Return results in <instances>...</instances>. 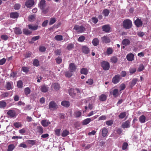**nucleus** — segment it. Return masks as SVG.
Masks as SVG:
<instances>
[{
  "instance_id": "f257e3e1",
  "label": "nucleus",
  "mask_w": 151,
  "mask_h": 151,
  "mask_svg": "<svg viewBox=\"0 0 151 151\" xmlns=\"http://www.w3.org/2000/svg\"><path fill=\"white\" fill-rule=\"evenodd\" d=\"M122 26L124 29H129L132 27V22L129 19H125L123 22Z\"/></svg>"
},
{
  "instance_id": "f03ea898",
  "label": "nucleus",
  "mask_w": 151,
  "mask_h": 151,
  "mask_svg": "<svg viewBox=\"0 0 151 151\" xmlns=\"http://www.w3.org/2000/svg\"><path fill=\"white\" fill-rule=\"evenodd\" d=\"M73 29L76 30L78 33H80L83 32L85 30V28L82 25L79 26L76 25L74 26Z\"/></svg>"
},
{
  "instance_id": "7ed1b4c3",
  "label": "nucleus",
  "mask_w": 151,
  "mask_h": 151,
  "mask_svg": "<svg viewBox=\"0 0 151 151\" xmlns=\"http://www.w3.org/2000/svg\"><path fill=\"white\" fill-rule=\"evenodd\" d=\"M121 78L120 75L119 74L116 75L113 78L112 82L114 84H117L119 82Z\"/></svg>"
},
{
  "instance_id": "20e7f679",
  "label": "nucleus",
  "mask_w": 151,
  "mask_h": 151,
  "mask_svg": "<svg viewBox=\"0 0 151 151\" xmlns=\"http://www.w3.org/2000/svg\"><path fill=\"white\" fill-rule=\"evenodd\" d=\"M101 66L104 70H108L110 68L109 63L106 61H104L101 63Z\"/></svg>"
},
{
  "instance_id": "39448f33",
  "label": "nucleus",
  "mask_w": 151,
  "mask_h": 151,
  "mask_svg": "<svg viewBox=\"0 0 151 151\" xmlns=\"http://www.w3.org/2000/svg\"><path fill=\"white\" fill-rule=\"evenodd\" d=\"M58 107L57 104L53 101L50 102L49 104V108L52 110L57 109Z\"/></svg>"
},
{
  "instance_id": "423d86ee",
  "label": "nucleus",
  "mask_w": 151,
  "mask_h": 151,
  "mask_svg": "<svg viewBox=\"0 0 151 151\" xmlns=\"http://www.w3.org/2000/svg\"><path fill=\"white\" fill-rule=\"evenodd\" d=\"M6 114L10 118L15 117L16 116V113L15 111L13 110H9L7 112Z\"/></svg>"
},
{
  "instance_id": "0eeeda50",
  "label": "nucleus",
  "mask_w": 151,
  "mask_h": 151,
  "mask_svg": "<svg viewBox=\"0 0 151 151\" xmlns=\"http://www.w3.org/2000/svg\"><path fill=\"white\" fill-rule=\"evenodd\" d=\"M69 71L72 73L76 71L77 69L76 66L73 63H71L69 64Z\"/></svg>"
},
{
  "instance_id": "6e6552de",
  "label": "nucleus",
  "mask_w": 151,
  "mask_h": 151,
  "mask_svg": "<svg viewBox=\"0 0 151 151\" xmlns=\"http://www.w3.org/2000/svg\"><path fill=\"white\" fill-rule=\"evenodd\" d=\"M34 4V0H27L25 4L27 8L32 7Z\"/></svg>"
},
{
  "instance_id": "1a4fd4ad",
  "label": "nucleus",
  "mask_w": 151,
  "mask_h": 151,
  "mask_svg": "<svg viewBox=\"0 0 151 151\" xmlns=\"http://www.w3.org/2000/svg\"><path fill=\"white\" fill-rule=\"evenodd\" d=\"M49 87L45 84H43L40 87V91L42 92L46 93L48 91Z\"/></svg>"
},
{
  "instance_id": "9d476101",
  "label": "nucleus",
  "mask_w": 151,
  "mask_h": 151,
  "mask_svg": "<svg viewBox=\"0 0 151 151\" xmlns=\"http://www.w3.org/2000/svg\"><path fill=\"white\" fill-rule=\"evenodd\" d=\"M130 127V122L129 120H127L123 123L122 125V127L124 129L129 128Z\"/></svg>"
},
{
  "instance_id": "9b49d317",
  "label": "nucleus",
  "mask_w": 151,
  "mask_h": 151,
  "mask_svg": "<svg viewBox=\"0 0 151 151\" xmlns=\"http://www.w3.org/2000/svg\"><path fill=\"white\" fill-rule=\"evenodd\" d=\"M41 124L44 127H47L51 124V122L48 120L46 119H43L41 122Z\"/></svg>"
},
{
  "instance_id": "f8f14e48",
  "label": "nucleus",
  "mask_w": 151,
  "mask_h": 151,
  "mask_svg": "<svg viewBox=\"0 0 151 151\" xmlns=\"http://www.w3.org/2000/svg\"><path fill=\"white\" fill-rule=\"evenodd\" d=\"M46 6V1L45 0H41L38 4V6L41 9H44Z\"/></svg>"
},
{
  "instance_id": "ddd939ff",
  "label": "nucleus",
  "mask_w": 151,
  "mask_h": 151,
  "mask_svg": "<svg viewBox=\"0 0 151 151\" xmlns=\"http://www.w3.org/2000/svg\"><path fill=\"white\" fill-rule=\"evenodd\" d=\"M101 39L103 43H107L110 42L109 37L107 36H104L101 38Z\"/></svg>"
},
{
  "instance_id": "4468645a",
  "label": "nucleus",
  "mask_w": 151,
  "mask_h": 151,
  "mask_svg": "<svg viewBox=\"0 0 151 151\" xmlns=\"http://www.w3.org/2000/svg\"><path fill=\"white\" fill-rule=\"evenodd\" d=\"M102 29L103 31L107 33L110 31L111 27L109 24L105 25L102 27Z\"/></svg>"
},
{
  "instance_id": "2eb2a0df",
  "label": "nucleus",
  "mask_w": 151,
  "mask_h": 151,
  "mask_svg": "<svg viewBox=\"0 0 151 151\" xmlns=\"http://www.w3.org/2000/svg\"><path fill=\"white\" fill-rule=\"evenodd\" d=\"M69 95L72 97L75 98L76 97V89L74 90L72 88H70L68 90Z\"/></svg>"
},
{
  "instance_id": "dca6fc26",
  "label": "nucleus",
  "mask_w": 151,
  "mask_h": 151,
  "mask_svg": "<svg viewBox=\"0 0 151 151\" xmlns=\"http://www.w3.org/2000/svg\"><path fill=\"white\" fill-rule=\"evenodd\" d=\"M134 24L137 27H140L142 25V22L140 19H137L135 21Z\"/></svg>"
},
{
  "instance_id": "f3484780",
  "label": "nucleus",
  "mask_w": 151,
  "mask_h": 151,
  "mask_svg": "<svg viewBox=\"0 0 151 151\" xmlns=\"http://www.w3.org/2000/svg\"><path fill=\"white\" fill-rule=\"evenodd\" d=\"M134 55L132 53L128 54L126 56L127 60L129 61H132L134 60Z\"/></svg>"
},
{
  "instance_id": "a211bd4d",
  "label": "nucleus",
  "mask_w": 151,
  "mask_h": 151,
  "mask_svg": "<svg viewBox=\"0 0 151 151\" xmlns=\"http://www.w3.org/2000/svg\"><path fill=\"white\" fill-rule=\"evenodd\" d=\"M101 131L102 136L103 137H105L106 136L108 133V130L105 127H103L101 130Z\"/></svg>"
},
{
  "instance_id": "6ab92c4d",
  "label": "nucleus",
  "mask_w": 151,
  "mask_h": 151,
  "mask_svg": "<svg viewBox=\"0 0 151 151\" xmlns=\"http://www.w3.org/2000/svg\"><path fill=\"white\" fill-rule=\"evenodd\" d=\"M13 82L12 81L7 82L6 83V88L8 90H10L12 88Z\"/></svg>"
},
{
  "instance_id": "aec40b11",
  "label": "nucleus",
  "mask_w": 151,
  "mask_h": 151,
  "mask_svg": "<svg viewBox=\"0 0 151 151\" xmlns=\"http://www.w3.org/2000/svg\"><path fill=\"white\" fill-rule=\"evenodd\" d=\"M19 16L18 13L17 12H12L10 14V17L13 19L17 18Z\"/></svg>"
},
{
  "instance_id": "412c9836",
  "label": "nucleus",
  "mask_w": 151,
  "mask_h": 151,
  "mask_svg": "<svg viewBox=\"0 0 151 151\" xmlns=\"http://www.w3.org/2000/svg\"><path fill=\"white\" fill-rule=\"evenodd\" d=\"M82 50L85 54H88L90 51L89 48L86 46H83L82 47Z\"/></svg>"
},
{
  "instance_id": "4be33fe9",
  "label": "nucleus",
  "mask_w": 151,
  "mask_h": 151,
  "mask_svg": "<svg viewBox=\"0 0 151 151\" xmlns=\"http://www.w3.org/2000/svg\"><path fill=\"white\" fill-rule=\"evenodd\" d=\"M122 43L123 45L125 46H127L130 44V42L128 39H125L122 41Z\"/></svg>"
},
{
  "instance_id": "5701e85b",
  "label": "nucleus",
  "mask_w": 151,
  "mask_h": 151,
  "mask_svg": "<svg viewBox=\"0 0 151 151\" xmlns=\"http://www.w3.org/2000/svg\"><path fill=\"white\" fill-rule=\"evenodd\" d=\"M14 32L16 35H20L22 33L21 29L19 27H15L14 28Z\"/></svg>"
},
{
  "instance_id": "b1692460",
  "label": "nucleus",
  "mask_w": 151,
  "mask_h": 151,
  "mask_svg": "<svg viewBox=\"0 0 151 151\" xmlns=\"http://www.w3.org/2000/svg\"><path fill=\"white\" fill-rule=\"evenodd\" d=\"M36 129L38 133L40 134H42L44 132L43 128L41 126H37V127Z\"/></svg>"
},
{
  "instance_id": "393cba45",
  "label": "nucleus",
  "mask_w": 151,
  "mask_h": 151,
  "mask_svg": "<svg viewBox=\"0 0 151 151\" xmlns=\"http://www.w3.org/2000/svg\"><path fill=\"white\" fill-rule=\"evenodd\" d=\"M61 105L66 107H68L70 105V103L69 101H64L62 102Z\"/></svg>"
},
{
  "instance_id": "a878e982",
  "label": "nucleus",
  "mask_w": 151,
  "mask_h": 151,
  "mask_svg": "<svg viewBox=\"0 0 151 151\" xmlns=\"http://www.w3.org/2000/svg\"><path fill=\"white\" fill-rule=\"evenodd\" d=\"M81 112L79 111H75L73 113V115L75 117L77 118L81 116Z\"/></svg>"
},
{
  "instance_id": "bb28decb",
  "label": "nucleus",
  "mask_w": 151,
  "mask_h": 151,
  "mask_svg": "<svg viewBox=\"0 0 151 151\" xmlns=\"http://www.w3.org/2000/svg\"><path fill=\"white\" fill-rule=\"evenodd\" d=\"M99 100L101 101H105L107 99L106 96L104 94H102L99 96Z\"/></svg>"
},
{
  "instance_id": "cd10ccee",
  "label": "nucleus",
  "mask_w": 151,
  "mask_h": 151,
  "mask_svg": "<svg viewBox=\"0 0 151 151\" xmlns=\"http://www.w3.org/2000/svg\"><path fill=\"white\" fill-rule=\"evenodd\" d=\"M91 119L90 118H88L83 121L82 125H86L88 124L91 121Z\"/></svg>"
},
{
  "instance_id": "c85d7f7f",
  "label": "nucleus",
  "mask_w": 151,
  "mask_h": 151,
  "mask_svg": "<svg viewBox=\"0 0 151 151\" xmlns=\"http://www.w3.org/2000/svg\"><path fill=\"white\" fill-rule=\"evenodd\" d=\"M28 27L29 29L32 30H36L38 27V26L37 25L33 26L30 24L28 25Z\"/></svg>"
},
{
  "instance_id": "c756f323",
  "label": "nucleus",
  "mask_w": 151,
  "mask_h": 151,
  "mask_svg": "<svg viewBox=\"0 0 151 151\" xmlns=\"http://www.w3.org/2000/svg\"><path fill=\"white\" fill-rule=\"evenodd\" d=\"M92 43L94 46H97L99 44V40L97 38H94L93 40Z\"/></svg>"
},
{
  "instance_id": "7c9ffc66",
  "label": "nucleus",
  "mask_w": 151,
  "mask_h": 151,
  "mask_svg": "<svg viewBox=\"0 0 151 151\" xmlns=\"http://www.w3.org/2000/svg\"><path fill=\"white\" fill-rule=\"evenodd\" d=\"M118 90L117 88L113 90L112 94L114 97H116L118 96Z\"/></svg>"
},
{
  "instance_id": "2f4dec72",
  "label": "nucleus",
  "mask_w": 151,
  "mask_h": 151,
  "mask_svg": "<svg viewBox=\"0 0 151 151\" xmlns=\"http://www.w3.org/2000/svg\"><path fill=\"white\" fill-rule=\"evenodd\" d=\"M54 39L55 40L58 41H61L63 40V37L61 35H58L55 36Z\"/></svg>"
},
{
  "instance_id": "473e14b6",
  "label": "nucleus",
  "mask_w": 151,
  "mask_h": 151,
  "mask_svg": "<svg viewBox=\"0 0 151 151\" xmlns=\"http://www.w3.org/2000/svg\"><path fill=\"white\" fill-rule=\"evenodd\" d=\"M88 71L87 68H83L81 69L80 72L81 74L86 75L88 73Z\"/></svg>"
},
{
  "instance_id": "72a5a7b5",
  "label": "nucleus",
  "mask_w": 151,
  "mask_h": 151,
  "mask_svg": "<svg viewBox=\"0 0 151 151\" xmlns=\"http://www.w3.org/2000/svg\"><path fill=\"white\" fill-rule=\"evenodd\" d=\"M138 81V79L137 78H133L130 83V86L132 88L134 86Z\"/></svg>"
},
{
  "instance_id": "f704fd0d",
  "label": "nucleus",
  "mask_w": 151,
  "mask_h": 151,
  "mask_svg": "<svg viewBox=\"0 0 151 151\" xmlns=\"http://www.w3.org/2000/svg\"><path fill=\"white\" fill-rule=\"evenodd\" d=\"M52 86L56 91L59 90L60 88V85L57 83H54L52 85Z\"/></svg>"
},
{
  "instance_id": "c9c22d12",
  "label": "nucleus",
  "mask_w": 151,
  "mask_h": 151,
  "mask_svg": "<svg viewBox=\"0 0 151 151\" xmlns=\"http://www.w3.org/2000/svg\"><path fill=\"white\" fill-rule=\"evenodd\" d=\"M139 120L141 123H144L145 121L146 117L144 115H142L139 117Z\"/></svg>"
},
{
  "instance_id": "e433bc0d",
  "label": "nucleus",
  "mask_w": 151,
  "mask_h": 151,
  "mask_svg": "<svg viewBox=\"0 0 151 151\" xmlns=\"http://www.w3.org/2000/svg\"><path fill=\"white\" fill-rule=\"evenodd\" d=\"M15 147L14 144H10L8 146L7 151H12L15 148Z\"/></svg>"
},
{
  "instance_id": "4c0bfd02",
  "label": "nucleus",
  "mask_w": 151,
  "mask_h": 151,
  "mask_svg": "<svg viewBox=\"0 0 151 151\" xmlns=\"http://www.w3.org/2000/svg\"><path fill=\"white\" fill-rule=\"evenodd\" d=\"M23 33L25 35H28L32 33V31L25 28L23 29Z\"/></svg>"
},
{
  "instance_id": "58836bf2",
  "label": "nucleus",
  "mask_w": 151,
  "mask_h": 151,
  "mask_svg": "<svg viewBox=\"0 0 151 151\" xmlns=\"http://www.w3.org/2000/svg\"><path fill=\"white\" fill-rule=\"evenodd\" d=\"M6 105V102L4 101H0V108H4Z\"/></svg>"
},
{
  "instance_id": "ea45409f",
  "label": "nucleus",
  "mask_w": 151,
  "mask_h": 151,
  "mask_svg": "<svg viewBox=\"0 0 151 151\" xmlns=\"http://www.w3.org/2000/svg\"><path fill=\"white\" fill-rule=\"evenodd\" d=\"M71 73L70 71H67L65 72L64 75L66 77L70 78L73 75Z\"/></svg>"
},
{
  "instance_id": "a19ab883",
  "label": "nucleus",
  "mask_w": 151,
  "mask_h": 151,
  "mask_svg": "<svg viewBox=\"0 0 151 151\" xmlns=\"http://www.w3.org/2000/svg\"><path fill=\"white\" fill-rule=\"evenodd\" d=\"M69 134V132L66 129L63 130L62 133L61 135L63 137L67 136Z\"/></svg>"
},
{
  "instance_id": "79ce46f5",
  "label": "nucleus",
  "mask_w": 151,
  "mask_h": 151,
  "mask_svg": "<svg viewBox=\"0 0 151 151\" xmlns=\"http://www.w3.org/2000/svg\"><path fill=\"white\" fill-rule=\"evenodd\" d=\"M74 47V45L73 44L71 43L68 44L66 47V49L68 50H72Z\"/></svg>"
},
{
  "instance_id": "37998d69",
  "label": "nucleus",
  "mask_w": 151,
  "mask_h": 151,
  "mask_svg": "<svg viewBox=\"0 0 151 151\" xmlns=\"http://www.w3.org/2000/svg\"><path fill=\"white\" fill-rule=\"evenodd\" d=\"M126 112H123L121 113L118 116L120 119H122L126 116Z\"/></svg>"
},
{
  "instance_id": "c03bdc74",
  "label": "nucleus",
  "mask_w": 151,
  "mask_h": 151,
  "mask_svg": "<svg viewBox=\"0 0 151 151\" xmlns=\"http://www.w3.org/2000/svg\"><path fill=\"white\" fill-rule=\"evenodd\" d=\"M109 12H110L109 10L106 9H104L102 12L103 14L105 17L108 16L109 15Z\"/></svg>"
},
{
  "instance_id": "a18cd8bd",
  "label": "nucleus",
  "mask_w": 151,
  "mask_h": 151,
  "mask_svg": "<svg viewBox=\"0 0 151 151\" xmlns=\"http://www.w3.org/2000/svg\"><path fill=\"white\" fill-rule=\"evenodd\" d=\"M30 89L29 87L26 88L24 90L25 94L26 96H27L28 94H29L30 93Z\"/></svg>"
},
{
  "instance_id": "49530a36",
  "label": "nucleus",
  "mask_w": 151,
  "mask_h": 151,
  "mask_svg": "<svg viewBox=\"0 0 151 151\" xmlns=\"http://www.w3.org/2000/svg\"><path fill=\"white\" fill-rule=\"evenodd\" d=\"M111 62L114 63H116L118 61V58L116 56H113L111 59Z\"/></svg>"
},
{
  "instance_id": "de8ad7c7",
  "label": "nucleus",
  "mask_w": 151,
  "mask_h": 151,
  "mask_svg": "<svg viewBox=\"0 0 151 151\" xmlns=\"http://www.w3.org/2000/svg\"><path fill=\"white\" fill-rule=\"evenodd\" d=\"M113 50L111 47H109L107 48L106 50L107 54L109 55L112 54L113 52Z\"/></svg>"
},
{
  "instance_id": "09e8293b",
  "label": "nucleus",
  "mask_w": 151,
  "mask_h": 151,
  "mask_svg": "<svg viewBox=\"0 0 151 151\" xmlns=\"http://www.w3.org/2000/svg\"><path fill=\"white\" fill-rule=\"evenodd\" d=\"M55 55H62V52L61 50L59 49H57L55 50L54 51Z\"/></svg>"
},
{
  "instance_id": "8fccbe9b",
  "label": "nucleus",
  "mask_w": 151,
  "mask_h": 151,
  "mask_svg": "<svg viewBox=\"0 0 151 151\" xmlns=\"http://www.w3.org/2000/svg\"><path fill=\"white\" fill-rule=\"evenodd\" d=\"M27 142L28 144L32 146L35 145L36 143V141L34 140H28Z\"/></svg>"
},
{
  "instance_id": "3c124183",
  "label": "nucleus",
  "mask_w": 151,
  "mask_h": 151,
  "mask_svg": "<svg viewBox=\"0 0 151 151\" xmlns=\"http://www.w3.org/2000/svg\"><path fill=\"white\" fill-rule=\"evenodd\" d=\"M76 97H75V98H78V97L80 96V90H79L78 88H76Z\"/></svg>"
},
{
  "instance_id": "603ef678",
  "label": "nucleus",
  "mask_w": 151,
  "mask_h": 151,
  "mask_svg": "<svg viewBox=\"0 0 151 151\" xmlns=\"http://www.w3.org/2000/svg\"><path fill=\"white\" fill-rule=\"evenodd\" d=\"M33 64L36 66H38L39 65V62L38 60L35 59L33 61Z\"/></svg>"
},
{
  "instance_id": "864d4df0",
  "label": "nucleus",
  "mask_w": 151,
  "mask_h": 151,
  "mask_svg": "<svg viewBox=\"0 0 151 151\" xmlns=\"http://www.w3.org/2000/svg\"><path fill=\"white\" fill-rule=\"evenodd\" d=\"M14 126L16 128H19L21 127L22 125L20 122H17L14 123Z\"/></svg>"
},
{
  "instance_id": "5fc2aeb1",
  "label": "nucleus",
  "mask_w": 151,
  "mask_h": 151,
  "mask_svg": "<svg viewBox=\"0 0 151 151\" xmlns=\"http://www.w3.org/2000/svg\"><path fill=\"white\" fill-rule=\"evenodd\" d=\"M23 83L22 82L19 80L17 82V86L19 88H22L23 87Z\"/></svg>"
},
{
  "instance_id": "6e6d98bb",
  "label": "nucleus",
  "mask_w": 151,
  "mask_h": 151,
  "mask_svg": "<svg viewBox=\"0 0 151 151\" xmlns=\"http://www.w3.org/2000/svg\"><path fill=\"white\" fill-rule=\"evenodd\" d=\"M136 70L135 68H130L129 69V72L131 74H133L136 72Z\"/></svg>"
},
{
  "instance_id": "4d7b16f0",
  "label": "nucleus",
  "mask_w": 151,
  "mask_h": 151,
  "mask_svg": "<svg viewBox=\"0 0 151 151\" xmlns=\"http://www.w3.org/2000/svg\"><path fill=\"white\" fill-rule=\"evenodd\" d=\"M21 70L27 73L29 71V68L23 66Z\"/></svg>"
},
{
  "instance_id": "13d9d810",
  "label": "nucleus",
  "mask_w": 151,
  "mask_h": 151,
  "mask_svg": "<svg viewBox=\"0 0 151 151\" xmlns=\"http://www.w3.org/2000/svg\"><path fill=\"white\" fill-rule=\"evenodd\" d=\"M128 146V144L126 142H124L123 143L122 147V149L123 150H125Z\"/></svg>"
},
{
  "instance_id": "bf43d9fd",
  "label": "nucleus",
  "mask_w": 151,
  "mask_h": 151,
  "mask_svg": "<svg viewBox=\"0 0 151 151\" xmlns=\"http://www.w3.org/2000/svg\"><path fill=\"white\" fill-rule=\"evenodd\" d=\"M1 37L2 40H6L9 39L8 36L6 35H3L1 36Z\"/></svg>"
},
{
  "instance_id": "052dcab7",
  "label": "nucleus",
  "mask_w": 151,
  "mask_h": 151,
  "mask_svg": "<svg viewBox=\"0 0 151 151\" xmlns=\"http://www.w3.org/2000/svg\"><path fill=\"white\" fill-rule=\"evenodd\" d=\"M86 38L84 36H81L78 39V41L80 42H83L85 39Z\"/></svg>"
},
{
  "instance_id": "680f3d73",
  "label": "nucleus",
  "mask_w": 151,
  "mask_h": 151,
  "mask_svg": "<svg viewBox=\"0 0 151 151\" xmlns=\"http://www.w3.org/2000/svg\"><path fill=\"white\" fill-rule=\"evenodd\" d=\"M46 48L45 46H40L39 48V50L41 52H44L46 51Z\"/></svg>"
},
{
  "instance_id": "e2e57ef3",
  "label": "nucleus",
  "mask_w": 151,
  "mask_h": 151,
  "mask_svg": "<svg viewBox=\"0 0 151 151\" xmlns=\"http://www.w3.org/2000/svg\"><path fill=\"white\" fill-rule=\"evenodd\" d=\"M55 60L57 63L60 64L62 62V59L60 57H58L55 59Z\"/></svg>"
},
{
  "instance_id": "0e129e2a",
  "label": "nucleus",
  "mask_w": 151,
  "mask_h": 151,
  "mask_svg": "<svg viewBox=\"0 0 151 151\" xmlns=\"http://www.w3.org/2000/svg\"><path fill=\"white\" fill-rule=\"evenodd\" d=\"M91 20L93 23L96 24L98 21V19L96 17H93L91 18Z\"/></svg>"
},
{
  "instance_id": "69168bd1",
  "label": "nucleus",
  "mask_w": 151,
  "mask_h": 151,
  "mask_svg": "<svg viewBox=\"0 0 151 151\" xmlns=\"http://www.w3.org/2000/svg\"><path fill=\"white\" fill-rule=\"evenodd\" d=\"M31 54L32 53L31 52L29 51L27 52L26 53L24 57L26 58H29L30 57Z\"/></svg>"
},
{
  "instance_id": "338daca9",
  "label": "nucleus",
  "mask_w": 151,
  "mask_h": 151,
  "mask_svg": "<svg viewBox=\"0 0 151 151\" xmlns=\"http://www.w3.org/2000/svg\"><path fill=\"white\" fill-rule=\"evenodd\" d=\"M106 123L107 125L108 126H111L113 123V121L112 120H108L106 121Z\"/></svg>"
},
{
  "instance_id": "774afa93",
  "label": "nucleus",
  "mask_w": 151,
  "mask_h": 151,
  "mask_svg": "<svg viewBox=\"0 0 151 151\" xmlns=\"http://www.w3.org/2000/svg\"><path fill=\"white\" fill-rule=\"evenodd\" d=\"M56 21V19L55 18H52L51 19L49 22V24L51 25L54 23Z\"/></svg>"
}]
</instances>
